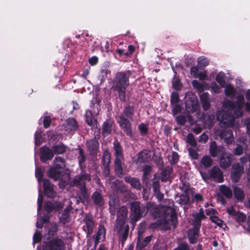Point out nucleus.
<instances>
[{"instance_id":"nucleus-1","label":"nucleus","mask_w":250,"mask_h":250,"mask_svg":"<svg viewBox=\"0 0 250 250\" xmlns=\"http://www.w3.org/2000/svg\"><path fill=\"white\" fill-rule=\"evenodd\" d=\"M147 211L150 212L155 218H162L160 220L151 223L149 227L151 229L160 228L161 224L165 229H168L171 226L175 228L177 223V217L175 210L171 206H161L158 208L153 203H148L146 205Z\"/></svg>"},{"instance_id":"nucleus-2","label":"nucleus","mask_w":250,"mask_h":250,"mask_svg":"<svg viewBox=\"0 0 250 250\" xmlns=\"http://www.w3.org/2000/svg\"><path fill=\"white\" fill-rule=\"evenodd\" d=\"M44 171V169L41 167L36 168L35 176L38 179L39 184V196L38 198V214L39 216L43 202V195L41 188L42 183H43V190L46 196L49 198H53L56 195V193L54 191L53 187L49 181L47 179H42Z\"/></svg>"},{"instance_id":"nucleus-3","label":"nucleus","mask_w":250,"mask_h":250,"mask_svg":"<svg viewBox=\"0 0 250 250\" xmlns=\"http://www.w3.org/2000/svg\"><path fill=\"white\" fill-rule=\"evenodd\" d=\"M54 166L49 170V176L55 180H59V186L61 188H64L69 181V176L67 174H62L63 169L65 165L64 160L60 157H57L54 160Z\"/></svg>"},{"instance_id":"nucleus-4","label":"nucleus","mask_w":250,"mask_h":250,"mask_svg":"<svg viewBox=\"0 0 250 250\" xmlns=\"http://www.w3.org/2000/svg\"><path fill=\"white\" fill-rule=\"evenodd\" d=\"M224 108L229 109L233 111L234 116L239 118L243 115V108L245 106V110L250 112V103L245 102L244 96L243 94H239L236 96L235 102L225 99L222 102Z\"/></svg>"},{"instance_id":"nucleus-5","label":"nucleus","mask_w":250,"mask_h":250,"mask_svg":"<svg viewBox=\"0 0 250 250\" xmlns=\"http://www.w3.org/2000/svg\"><path fill=\"white\" fill-rule=\"evenodd\" d=\"M127 215V208L125 207H122L117 213V218L114 225V230L120 236L122 246L127 239L129 230V227L125 224Z\"/></svg>"},{"instance_id":"nucleus-6","label":"nucleus","mask_w":250,"mask_h":250,"mask_svg":"<svg viewBox=\"0 0 250 250\" xmlns=\"http://www.w3.org/2000/svg\"><path fill=\"white\" fill-rule=\"evenodd\" d=\"M129 85V76L124 72L116 74L113 82L114 88L118 91L121 100H125V89Z\"/></svg>"},{"instance_id":"nucleus-7","label":"nucleus","mask_w":250,"mask_h":250,"mask_svg":"<svg viewBox=\"0 0 250 250\" xmlns=\"http://www.w3.org/2000/svg\"><path fill=\"white\" fill-rule=\"evenodd\" d=\"M90 180L89 175L87 173H82L81 175L76 176L73 181V186H76L80 188L81 196L84 198H87L89 196L85 188V182Z\"/></svg>"},{"instance_id":"nucleus-8","label":"nucleus","mask_w":250,"mask_h":250,"mask_svg":"<svg viewBox=\"0 0 250 250\" xmlns=\"http://www.w3.org/2000/svg\"><path fill=\"white\" fill-rule=\"evenodd\" d=\"M217 119L222 127H231L234 125V117L225 110H222L218 112Z\"/></svg>"},{"instance_id":"nucleus-9","label":"nucleus","mask_w":250,"mask_h":250,"mask_svg":"<svg viewBox=\"0 0 250 250\" xmlns=\"http://www.w3.org/2000/svg\"><path fill=\"white\" fill-rule=\"evenodd\" d=\"M65 245L62 240L54 238L49 242H45L42 250H64Z\"/></svg>"},{"instance_id":"nucleus-10","label":"nucleus","mask_w":250,"mask_h":250,"mask_svg":"<svg viewBox=\"0 0 250 250\" xmlns=\"http://www.w3.org/2000/svg\"><path fill=\"white\" fill-rule=\"evenodd\" d=\"M215 138L217 139L219 136L221 139H223L224 142L227 144H231L234 139L232 132L230 130L224 129L220 131L219 130H215L214 132Z\"/></svg>"},{"instance_id":"nucleus-11","label":"nucleus","mask_w":250,"mask_h":250,"mask_svg":"<svg viewBox=\"0 0 250 250\" xmlns=\"http://www.w3.org/2000/svg\"><path fill=\"white\" fill-rule=\"evenodd\" d=\"M117 121L120 127L124 130L127 135L132 137V132L130 121L125 119L123 116H120L117 117Z\"/></svg>"},{"instance_id":"nucleus-12","label":"nucleus","mask_w":250,"mask_h":250,"mask_svg":"<svg viewBox=\"0 0 250 250\" xmlns=\"http://www.w3.org/2000/svg\"><path fill=\"white\" fill-rule=\"evenodd\" d=\"M131 210L132 214L134 215V219L136 221L146 213L145 208L141 207L140 204L138 202H134L131 204Z\"/></svg>"},{"instance_id":"nucleus-13","label":"nucleus","mask_w":250,"mask_h":250,"mask_svg":"<svg viewBox=\"0 0 250 250\" xmlns=\"http://www.w3.org/2000/svg\"><path fill=\"white\" fill-rule=\"evenodd\" d=\"M244 171V167L241 166L239 163L233 165L231 174L232 181L234 182H238L243 173Z\"/></svg>"},{"instance_id":"nucleus-14","label":"nucleus","mask_w":250,"mask_h":250,"mask_svg":"<svg viewBox=\"0 0 250 250\" xmlns=\"http://www.w3.org/2000/svg\"><path fill=\"white\" fill-rule=\"evenodd\" d=\"M186 110L188 112L192 113L196 111L198 107V100L196 97L192 96L185 102Z\"/></svg>"},{"instance_id":"nucleus-15","label":"nucleus","mask_w":250,"mask_h":250,"mask_svg":"<svg viewBox=\"0 0 250 250\" xmlns=\"http://www.w3.org/2000/svg\"><path fill=\"white\" fill-rule=\"evenodd\" d=\"M225 149L224 146H217L215 141H212L209 144V152L212 157H216L218 154L220 155L224 152Z\"/></svg>"},{"instance_id":"nucleus-16","label":"nucleus","mask_w":250,"mask_h":250,"mask_svg":"<svg viewBox=\"0 0 250 250\" xmlns=\"http://www.w3.org/2000/svg\"><path fill=\"white\" fill-rule=\"evenodd\" d=\"M231 162V155L227 153L226 151L223 152L220 157V165L223 168L229 167Z\"/></svg>"},{"instance_id":"nucleus-17","label":"nucleus","mask_w":250,"mask_h":250,"mask_svg":"<svg viewBox=\"0 0 250 250\" xmlns=\"http://www.w3.org/2000/svg\"><path fill=\"white\" fill-rule=\"evenodd\" d=\"M209 174L212 178L218 182L221 183L223 181V173L219 167H213L209 172Z\"/></svg>"},{"instance_id":"nucleus-18","label":"nucleus","mask_w":250,"mask_h":250,"mask_svg":"<svg viewBox=\"0 0 250 250\" xmlns=\"http://www.w3.org/2000/svg\"><path fill=\"white\" fill-rule=\"evenodd\" d=\"M87 147L90 155H95L99 150V143L96 139L89 140L87 142Z\"/></svg>"},{"instance_id":"nucleus-19","label":"nucleus","mask_w":250,"mask_h":250,"mask_svg":"<svg viewBox=\"0 0 250 250\" xmlns=\"http://www.w3.org/2000/svg\"><path fill=\"white\" fill-rule=\"evenodd\" d=\"M54 153L48 147L43 146L41 149V159L43 162L52 159Z\"/></svg>"},{"instance_id":"nucleus-20","label":"nucleus","mask_w":250,"mask_h":250,"mask_svg":"<svg viewBox=\"0 0 250 250\" xmlns=\"http://www.w3.org/2000/svg\"><path fill=\"white\" fill-rule=\"evenodd\" d=\"M84 222L85 225L83 227V230L85 231H87V235H90L92 232L94 227V222L92 216L89 214L86 215L84 219Z\"/></svg>"},{"instance_id":"nucleus-21","label":"nucleus","mask_w":250,"mask_h":250,"mask_svg":"<svg viewBox=\"0 0 250 250\" xmlns=\"http://www.w3.org/2000/svg\"><path fill=\"white\" fill-rule=\"evenodd\" d=\"M153 156V153L150 151L145 150L138 154L137 163H144L150 161Z\"/></svg>"},{"instance_id":"nucleus-22","label":"nucleus","mask_w":250,"mask_h":250,"mask_svg":"<svg viewBox=\"0 0 250 250\" xmlns=\"http://www.w3.org/2000/svg\"><path fill=\"white\" fill-rule=\"evenodd\" d=\"M78 125L76 121L73 118H69L64 125L65 130L69 133H71L77 129Z\"/></svg>"},{"instance_id":"nucleus-23","label":"nucleus","mask_w":250,"mask_h":250,"mask_svg":"<svg viewBox=\"0 0 250 250\" xmlns=\"http://www.w3.org/2000/svg\"><path fill=\"white\" fill-rule=\"evenodd\" d=\"M192 84L199 92H201L205 90H208L210 88L209 84L205 82H200L197 80H193L192 82Z\"/></svg>"},{"instance_id":"nucleus-24","label":"nucleus","mask_w":250,"mask_h":250,"mask_svg":"<svg viewBox=\"0 0 250 250\" xmlns=\"http://www.w3.org/2000/svg\"><path fill=\"white\" fill-rule=\"evenodd\" d=\"M200 99L204 109L205 110L208 109L210 105L208 93L205 92L201 94Z\"/></svg>"},{"instance_id":"nucleus-25","label":"nucleus","mask_w":250,"mask_h":250,"mask_svg":"<svg viewBox=\"0 0 250 250\" xmlns=\"http://www.w3.org/2000/svg\"><path fill=\"white\" fill-rule=\"evenodd\" d=\"M92 199L94 204L98 206L104 205V201L101 193L99 191H95L92 196Z\"/></svg>"},{"instance_id":"nucleus-26","label":"nucleus","mask_w":250,"mask_h":250,"mask_svg":"<svg viewBox=\"0 0 250 250\" xmlns=\"http://www.w3.org/2000/svg\"><path fill=\"white\" fill-rule=\"evenodd\" d=\"M205 215L204 211L201 209L199 213L194 214V219L193 221V227L197 228H200L201 225V221L204 218Z\"/></svg>"},{"instance_id":"nucleus-27","label":"nucleus","mask_w":250,"mask_h":250,"mask_svg":"<svg viewBox=\"0 0 250 250\" xmlns=\"http://www.w3.org/2000/svg\"><path fill=\"white\" fill-rule=\"evenodd\" d=\"M125 180L126 182L129 183L132 187L137 189H141V185L138 179L130 176H126L125 177Z\"/></svg>"},{"instance_id":"nucleus-28","label":"nucleus","mask_w":250,"mask_h":250,"mask_svg":"<svg viewBox=\"0 0 250 250\" xmlns=\"http://www.w3.org/2000/svg\"><path fill=\"white\" fill-rule=\"evenodd\" d=\"M200 228L194 227L192 229H190L188 233V237L190 243H194L196 242L198 238V231Z\"/></svg>"},{"instance_id":"nucleus-29","label":"nucleus","mask_w":250,"mask_h":250,"mask_svg":"<svg viewBox=\"0 0 250 250\" xmlns=\"http://www.w3.org/2000/svg\"><path fill=\"white\" fill-rule=\"evenodd\" d=\"M62 206L61 203H57L54 205L51 202H46L44 205V208L45 210L48 213L52 212L54 210H59L62 208Z\"/></svg>"},{"instance_id":"nucleus-30","label":"nucleus","mask_w":250,"mask_h":250,"mask_svg":"<svg viewBox=\"0 0 250 250\" xmlns=\"http://www.w3.org/2000/svg\"><path fill=\"white\" fill-rule=\"evenodd\" d=\"M105 234V229L103 226H100L95 237V244H97L100 240L103 241L104 239Z\"/></svg>"},{"instance_id":"nucleus-31","label":"nucleus","mask_w":250,"mask_h":250,"mask_svg":"<svg viewBox=\"0 0 250 250\" xmlns=\"http://www.w3.org/2000/svg\"><path fill=\"white\" fill-rule=\"evenodd\" d=\"M234 195L235 198L239 201H242L245 197V194L243 189L237 186L233 187Z\"/></svg>"},{"instance_id":"nucleus-32","label":"nucleus","mask_w":250,"mask_h":250,"mask_svg":"<svg viewBox=\"0 0 250 250\" xmlns=\"http://www.w3.org/2000/svg\"><path fill=\"white\" fill-rule=\"evenodd\" d=\"M225 93L227 96L231 98L234 97L236 95V90L233 86L230 84L225 85Z\"/></svg>"},{"instance_id":"nucleus-33","label":"nucleus","mask_w":250,"mask_h":250,"mask_svg":"<svg viewBox=\"0 0 250 250\" xmlns=\"http://www.w3.org/2000/svg\"><path fill=\"white\" fill-rule=\"evenodd\" d=\"M221 193L228 198H230L232 196V192L231 189L227 186L222 185L220 187Z\"/></svg>"},{"instance_id":"nucleus-34","label":"nucleus","mask_w":250,"mask_h":250,"mask_svg":"<svg viewBox=\"0 0 250 250\" xmlns=\"http://www.w3.org/2000/svg\"><path fill=\"white\" fill-rule=\"evenodd\" d=\"M112 122L110 120H107L103 125L102 133L104 136L108 135L111 132Z\"/></svg>"},{"instance_id":"nucleus-35","label":"nucleus","mask_w":250,"mask_h":250,"mask_svg":"<svg viewBox=\"0 0 250 250\" xmlns=\"http://www.w3.org/2000/svg\"><path fill=\"white\" fill-rule=\"evenodd\" d=\"M114 150L115 151L116 159L118 160H123L121 147L118 142H114Z\"/></svg>"},{"instance_id":"nucleus-36","label":"nucleus","mask_w":250,"mask_h":250,"mask_svg":"<svg viewBox=\"0 0 250 250\" xmlns=\"http://www.w3.org/2000/svg\"><path fill=\"white\" fill-rule=\"evenodd\" d=\"M122 161L123 160L118 159H115V170L119 177H122L123 175L122 167Z\"/></svg>"},{"instance_id":"nucleus-37","label":"nucleus","mask_w":250,"mask_h":250,"mask_svg":"<svg viewBox=\"0 0 250 250\" xmlns=\"http://www.w3.org/2000/svg\"><path fill=\"white\" fill-rule=\"evenodd\" d=\"M225 77V74L222 71L219 72L216 76V81L218 83L220 86L222 87H224L226 85Z\"/></svg>"},{"instance_id":"nucleus-38","label":"nucleus","mask_w":250,"mask_h":250,"mask_svg":"<svg viewBox=\"0 0 250 250\" xmlns=\"http://www.w3.org/2000/svg\"><path fill=\"white\" fill-rule=\"evenodd\" d=\"M71 208H72L71 206H68L66 207L62 216L60 217V222L62 224H64L67 221L69 216V212L71 210Z\"/></svg>"},{"instance_id":"nucleus-39","label":"nucleus","mask_w":250,"mask_h":250,"mask_svg":"<svg viewBox=\"0 0 250 250\" xmlns=\"http://www.w3.org/2000/svg\"><path fill=\"white\" fill-rule=\"evenodd\" d=\"M85 118L86 123L89 126H94L96 122L93 120L92 113L90 111L87 110L86 111Z\"/></svg>"},{"instance_id":"nucleus-40","label":"nucleus","mask_w":250,"mask_h":250,"mask_svg":"<svg viewBox=\"0 0 250 250\" xmlns=\"http://www.w3.org/2000/svg\"><path fill=\"white\" fill-rule=\"evenodd\" d=\"M103 162L104 167L108 170V165L110 162V156L109 152L107 150H105L103 153Z\"/></svg>"},{"instance_id":"nucleus-41","label":"nucleus","mask_w":250,"mask_h":250,"mask_svg":"<svg viewBox=\"0 0 250 250\" xmlns=\"http://www.w3.org/2000/svg\"><path fill=\"white\" fill-rule=\"evenodd\" d=\"M133 108L131 106H128L125 107L121 116H123V117H127L129 119H131L133 114Z\"/></svg>"},{"instance_id":"nucleus-42","label":"nucleus","mask_w":250,"mask_h":250,"mask_svg":"<svg viewBox=\"0 0 250 250\" xmlns=\"http://www.w3.org/2000/svg\"><path fill=\"white\" fill-rule=\"evenodd\" d=\"M49 220V217L48 215H44L43 217L39 216L36 222V227L38 228H42L43 223L47 222Z\"/></svg>"},{"instance_id":"nucleus-43","label":"nucleus","mask_w":250,"mask_h":250,"mask_svg":"<svg viewBox=\"0 0 250 250\" xmlns=\"http://www.w3.org/2000/svg\"><path fill=\"white\" fill-rule=\"evenodd\" d=\"M53 150L55 154H62L66 150L65 146L62 144L54 146L53 147Z\"/></svg>"},{"instance_id":"nucleus-44","label":"nucleus","mask_w":250,"mask_h":250,"mask_svg":"<svg viewBox=\"0 0 250 250\" xmlns=\"http://www.w3.org/2000/svg\"><path fill=\"white\" fill-rule=\"evenodd\" d=\"M214 74L211 73L210 74V76H208L207 75V71L206 70H204L202 72H200L199 74L196 78H199L200 80H208L210 81L211 77H213Z\"/></svg>"},{"instance_id":"nucleus-45","label":"nucleus","mask_w":250,"mask_h":250,"mask_svg":"<svg viewBox=\"0 0 250 250\" xmlns=\"http://www.w3.org/2000/svg\"><path fill=\"white\" fill-rule=\"evenodd\" d=\"M214 119V115L209 116H205L204 117V125L206 127L210 128L212 126L213 120Z\"/></svg>"},{"instance_id":"nucleus-46","label":"nucleus","mask_w":250,"mask_h":250,"mask_svg":"<svg viewBox=\"0 0 250 250\" xmlns=\"http://www.w3.org/2000/svg\"><path fill=\"white\" fill-rule=\"evenodd\" d=\"M212 160L209 156H205L201 160V163L205 167H208L211 166Z\"/></svg>"},{"instance_id":"nucleus-47","label":"nucleus","mask_w":250,"mask_h":250,"mask_svg":"<svg viewBox=\"0 0 250 250\" xmlns=\"http://www.w3.org/2000/svg\"><path fill=\"white\" fill-rule=\"evenodd\" d=\"M35 145L36 146H39L43 142V138L42 137V132L37 131L35 133Z\"/></svg>"},{"instance_id":"nucleus-48","label":"nucleus","mask_w":250,"mask_h":250,"mask_svg":"<svg viewBox=\"0 0 250 250\" xmlns=\"http://www.w3.org/2000/svg\"><path fill=\"white\" fill-rule=\"evenodd\" d=\"M171 171V169L170 167H167L165 168L162 172V178L161 180L162 181H166L168 178L170 173Z\"/></svg>"},{"instance_id":"nucleus-49","label":"nucleus","mask_w":250,"mask_h":250,"mask_svg":"<svg viewBox=\"0 0 250 250\" xmlns=\"http://www.w3.org/2000/svg\"><path fill=\"white\" fill-rule=\"evenodd\" d=\"M179 204L181 205H186L189 201V198L187 194H182L179 196V199L177 201Z\"/></svg>"},{"instance_id":"nucleus-50","label":"nucleus","mask_w":250,"mask_h":250,"mask_svg":"<svg viewBox=\"0 0 250 250\" xmlns=\"http://www.w3.org/2000/svg\"><path fill=\"white\" fill-rule=\"evenodd\" d=\"M208 59L204 57H199L198 59V65L200 67H204L208 64Z\"/></svg>"},{"instance_id":"nucleus-51","label":"nucleus","mask_w":250,"mask_h":250,"mask_svg":"<svg viewBox=\"0 0 250 250\" xmlns=\"http://www.w3.org/2000/svg\"><path fill=\"white\" fill-rule=\"evenodd\" d=\"M138 129L142 135H146L147 133L148 127L146 124H145L144 123L140 124L138 125Z\"/></svg>"},{"instance_id":"nucleus-52","label":"nucleus","mask_w":250,"mask_h":250,"mask_svg":"<svg viewBox=\"0 0 250 250\" xmlns=\"http://www.w3.org/2000/svg\"><path fill=\"white\" fill-rule=\"evenodd\" d=\"M79 165L81 168L83 167V164L85 160V156L82 149H79V156L78 157Z\"/></svg>"},{"instance_id":"nucleus-53","label":"nucleus","mask_w":250,"mask_h":250,"mask_svg":"<svg viewBox=\"0 0 250 250\" xmlns=\"http://www.w3.org/2000/svg\"><path fill=\"white\" fill-rule=\"evenodd\" d=\"M145 227L144 224H141L138 229V244H140L142 240L143 239V233L145 231Z\"/></svg>"},{"instance_id":"nucleus-54","label":"nucleus","mask_w":250,"mask_h":250,"mask_svg":"<svg viewBox=\"0 0 250 250\" xmlns=\"http://www.w3.org/2000/svg\"><path fill=\"white\" fill-rule=\"evenodd\" d=\"M210 220L212 222L216 224L218 226L222 227L223 221L222 220L220 219L215 215H211Z\"/></svg>"},{"instance_id":"nucleus-55","label":"nucleus","mask_w":250,"mask_h":250,"mask_svg":"<svg viewBox=\"0 0 250 250\" xmlns=\"http://www.w3.org/2000/svg\"><path fill=\"white\" fill-rule=\"evenodd\" d=\"M210 87L211 90L215 93L218 94L221 92V87L215 82H212Z\"/></svg>"},{"instance_id":"nucleus-56","label":"nucleus","mask_w":250,"mask_h":250,"mask_svg":"<svg viewBox=\"0 0 250 250\" xmlns=\"http://www.w3.org/2000/svg\"><path fill=\"white\" fill-rule=\"evenodd\" d=\"M187 142L192 146H195L196 145V140L191 134H188L187 136Z\"/></svg>"},{"instance_id":"nucleus-57","label":"nucleus","mask_w":250,"mask_h":250,"mask_svg":"<svg viewBox=\"0 0 250 250\" xmlns=\"http://www.w3.org/2000/svg\"><path fill=\"white\" fill-rule=\"evenodd\" d=\"M151 236H148L145 238V239L142 240L141 244H138L137 246L140 247L141 248L145 247L149 242H150L151 239Z\"/></svg>"},{"instance_id":"nucleus-58","label":"nucleus","mask_w":250,"mask_h":250,"mask_svg":"<svg viewBox=\"0 0 250 250\" xmlns=\"http://www.w3.org/2000/svg\"><path fill=\"white\" fill-rule=\"evenodd\" d=\"M192 201L198 203L202 202L203 197L202 195L199 193H195L192 195Z\"/></svg>"},{"instance_id":"nucleus-59","label":"nucleus","mask_w":250,"mask_h":250,"mask_svg":"<svg viewBox=\"0 0 250 250\" xmlns=\"http://www.w3.org/2000/svg\"><path fill=\"white\" fill-rule=\"evenodd\" d=\"M172 107V111L174 114L179 113L181 110V107L180 105L178 103H175L171 104Z\"/></svg>"},{"instance_id":"nucleus-60","label":"nucleus","mask_w":250,"mask_h":250,"mask_svg":"<svg viewBox=\"0 0 250 250\" xmlns=\"http://www.w3.org/2000/svg\"><path fill=\"white\" fill-rule=\"evenodd\" d=\"M42 235L38 230H37L33 236V242L34 243H38L42 239Z\"/></svg>"},{"instance_id":"nucleus-61","label":"nucleus","mask_w":250,"mask_h":250,"mask_svg":"<svg viewBox=\"0 0 250 250\" xmlns=\"http://www.w3.org/2000/svg\"><path fill=\"white\" fill-rule=\"evenodd\" d=\"M179 95L177 92H172L171 96V104L179 103Z\"/></svg>"},{"instance_id":"nucleus-62","label":"nucleus","mask_w":250,"mask_h":250,"mask_svg":"<svg viewBox=\"0 0 250 250\" xmlns=\"http://www.w3.org/2000/svg\"><path fill=\"white\" fill-rule=\"evenodd\" d=\"M235 219L237 222H243L244 221L246 217V216L242 213L237 212L236 213Z\"/></svg>"},{"instance_id":"nucleus-63","label":"nucleus","mask_w":250,"mask_h":250,"mask_svg":"<svg viewBox=\"0 0 250 250\" xmlns=\"http://www.w3.org/2000/svg\"><path fill=\"white\" fill-rule=\"evenodd\" d=\"M199 69L197 66H192L190 68V74L194 78H197L199 73Z\"/></svg>"},{"instance_id":"nucleus-64","label":"nucleus","mask_w":250,"mask_h":250,"mask_svg":"<svg viewBox=\"0 0 250 250\" xmlns=\"http://www.w3.org/2000/svg\"><path fill=\"white\" fill-rule=\"evenodd\" d=\"M58 229L57 225L55 223L51 226L50 229H49L48 231V235L50 236H52L54 235V233H55Z\"/></svg>"}]
</instances>
